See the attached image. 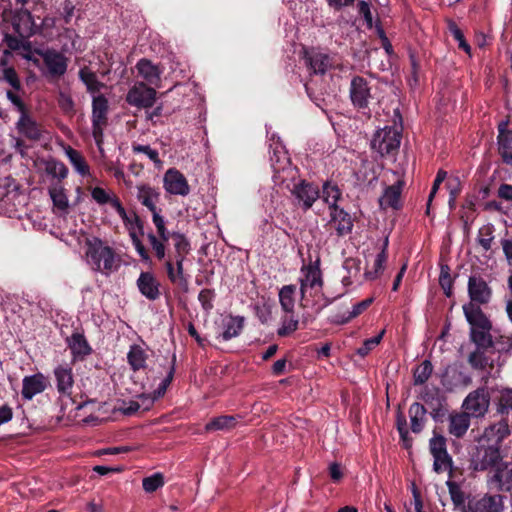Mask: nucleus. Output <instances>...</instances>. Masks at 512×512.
<instances>
[{"mask_svg":"<svg viewBox=\"0 0 512 512\" xmlns=\"http://www.w3.org/2000/svg\"><path fill=\"white\" fill-rule=\"evenodd\" d=\"M85 246L87 261L94 270L112 271L115 268V252L100 238H86Z\"/></svg>","mask_w":512,"mask_h":512,"instance_id":"obj_1","label":"nucleus"},{"mask_svg":"<svg viewBox=\"0 0 512 512\" xmlns=\"http://www.w3.org/2000/svg\"><path fill=\"white\" fill-rule=\"evenodd\" d=\"M108 111V99L103 94L94 96L92 100V135L101 152L103 151L104 128L108 124Z\"/></svg>","mask_w":512,"mask_h":512,"instance_id":"obj_2","label":"nucleus"},{"mask_svg":"<svg viewBox=\"0 0 512 512\" xmlns=\"http://www.w3.org/2000/svg\"><path fill=\"white\" fill-rule=\"evenodd\" d=\"M320 264L321 261L318 257L314 262H310L308 265H304L301 268V271L304 273V277L300 279V294L302 301L306 300V292L308 288L311 290V296H317L318 292H321L323 289L324 280Z\"/></svg>","mask_w":512,"mask_h":512,"instance_id":"obj_3","label":"nucleus"},{"mask_svg":"<svg viewBox=\"0 0 512 512\" xmlns=\"http://www.w3.org/2000/svg\"><path fill=\"white\" fill-rule=\"evenodd\" d=\"M429 451L434 458L433 470L436 473L452 472L453 460L447 451L446 438L433 431V437L429 440ZM452 475H450L451 477Z\"/></svg>","mask_w":512,"mask_h":512,"instance_id":"obj_4","label":"nucleus"},{"mask_svg":"<svg viewBox=\"0 0 512 512\" xmlns=\"http://www.w3.org/2000/svg\"><path fill=\"white\" fill-rule=\"evenodd\" d=\"M157 92L145 82H136L128 91L125 101L138 109H148L156 102Z\"/></svg>","mask_w":512,"mask_h":512,"instance_id":"obj_5","label":"nucleus"},{"mask_svg":"<svg viewBox=\"0 0 512 512\" xmlns=\"http://www.w3.org/2000/svg\"><path fill=\"white\" fill-rule=\"evenodd\" d=\"M349 96L352 105L359 111L370 112L369 102L372 99L369 82L362 76H354L351 79Z\"/></svg>","mask_w":512,"mask_h":512,"instance_id":"obj_6","label":"nucleus"},{"mask_svg":"<svg viewBox=\"0 0 512 512\" xmlns=\"http://www.w3.org/2000/svg\"><path fill=\"white\" fill-rule=\"evenodd\" d=\"M291 194L297 201V205L304 211H308L320 197L319 187L306 180L294 184Z\"/></svg>","mask_w":512,"mask_h":512,"instance_id":"obj_7","label":"nucleus"},{"mask_svg":"<svg viewBox=\"0 0 512 512\" xmlns=\"http://www.w3.org/2000/svg\"><path fill=\"white\" fill-rule=\"evenodd\" d=\"M401 135L395 130L378 131L371 141V147L381 156L395 153L400 146Z\"/></svg>","mask_w":512,"mask_h":512,"instance_id":"obj_8","label":"nucleus"},{"mask_svg":"<svg viewBox=\"0 0 512 512\" xmlns=\"http://www.w3.org/2000/svg\"><path fill=\"white\" fill-rule=\"evenodd\" d=\"M490 395L486 388H478L470 392L463 402L465 413L473 417L483 416L489 408Z\"/></svg>","mask_w":512,"mask_h":512,"instance_id":"obj_9","label":"nucleus"},{"mask_svg":"<svg viewBox=\"0 0 512 512\" xmlns=\"http://www.w3.org/2000/svg\"><path fill=\"white\" fill-rule=\"evenodd\" d=\"M12 26L21 38H29L41 31L31 12L25 8L17 10L13 16Z\"/></svg>","mask_w":512,"mask_h":512,"instance_id":"obj_10","label":"nucleus"},{"mask_svg":"<svg viewBox=\"0 0 512 512\" xmlns=\"http://www.w3.org/2000/svg\"><path fill=\"white\" fill-rule=\"evenodd\" d=\"M35 52L42 57L51 77L59 78L66 73L68 59L62 53L50 49L46 51L35 49Z\"/></svg>","mask_w":512,"mask_h":512,"instance_id":"obj_11","label":"nucleus"},{"mask_svg":"<svg viewBox=\"0 0 512 512\" xmlns=\"http://www.w3.org/2000/svg\"><path fill=\"white\" fill-rule=\"evenodd\" d=\"M163 187L172 195L187 196L190 186L185 176L176 168H169L163 177Z\"/></svg>","mask_w":512,"mask_h":512,"instance_id":"obj_12","label":"nucleus"},{"mask_svg":"<svg viewBox=\"0 0 512 512\" xmlns=\"http://www.w3.org/2000/svg\"><path fill=\"white\" fill-rule=\"evenodd\" d=\"M468 294L471 300L469 303L479 306L490 301L492 290L483 278L473 275L468 280Z\"/></svg>","mask_w":512,"mask_h":512,"instance_id":"obj_13","label":"nucleus"},{"mask_svg":"<svg viewBox=\"0 0 512 512\" xmlns=\"http://www.w3.org/2000/svg\"><path fill=\"white\" fill-rule=\"evenodd\" d=\"M463 313L472 330H491L492 323L486 314L482 311L480 306L474 303H467L463 305Z\"/></svg>","mask_w":512,"mask_h":512,"instance_id":"obj_14","label":"nucleus"},{"mask_svg":"<svg viewBox=\"0 0 512 512\" xmlns=\"http://www.w3.org/2000/svg\"><path fill=\"white\" fill-rule=\"evenodd\" d=\"M137 288L139 292L148 300L155 301L160 298V282L151 272H141L137 279Z\"/></svg>","mask_w":512,"mask_h":512,"instance_id":"obj_15","label":"nucleus"},{"mask_svg":"<svg viewBox=\"0 0 512 512\" xmlns=\"http://www.w3.org/2000/svg\"><path fill=\"white\" fill-rule=\"evenodd\" d=\"M66 342L74 361H83L93 352L91 345L82 332L74 331L72 335L66 339Z\"/></svg>","mask_w":512,"mask_h":512,"instance_id":"obj_16","label":"nucleus"},{"mask_svg":"<svg viewBox=\"0 0 512 512\" xmlns=\"http://www.w3.org/2000/svg\"><path fill=\"white\" fill-rule=\"evenodd\" d=\"M54 377L56 380V388L60 395L71 396V390L74 385V376L72 367L68 364L58 365L55 367Z\"/></svg>","mask_w":512,"mask_h":512,"instance_id":"obj_17","label":"nucleus"},{"mask_svg":"<svg viewBox=\"0 0 512 512\" xmlns=\"http://www.w3.org/2000/svg\"><path fill=\"white\" fill-rule=\"evenodd\" d=\"M47 385L48 380L42 373L25 376L22 380V397L31 400L35 395L42 393Z\"/></svg>","mask_w":512,"mask_h":512,"instance_id":"obj_18","label":"nucleus"},{"mask_svg":"<svg viewBox=\"0 0 512 512\" xmlns=\"http://www.w3.org/2000/svg\"><path fill=\"white\" fill-rule=\"evenodd\" d=\"M171 237L174 240V260L177 266V273L179 276H182L184 274L183 264L186 256L191 251V245L187 237L180 232H172Z\"/></svg>","mask_w":512,"mask_h":512,"instance_id":"obj_19","label":"nucleus"},{"mask_svg":"<svg viewBox=\"0 0 512 512\" xmlns=\"http://www.w3.org/2000/svg\"><path fill=\"white\" fill-rule=\"evenodd\" d=\"M304 60L311 74L324 75L331 66L328 54L317 51H304Z\"/></svg>","mask_w":512,"mask_h":512,"instance_id":"obj_20","label":"nucleus"},{"mask_svg":"<svg viewBox=\"0 0 512 512\" xmlns=\"http://www.w3.org/2000/svg\"><path fill=\"white\" fill-rule=\"evenodd\" d=\"M330 222L335 223V230L338 237L350 234L353 230V219L343 208H335L329 211Z\"/></svg>","mask_w":512,"mask_h":512,"instance_id":"obj_21","label":"nucleus"},{"mask_svg":"<svg viewBox=\"0 0 512 512\" xmlns=\"http://www.w3.org/2000/svg\"><path fill=\"white\" fill-rule=\"evenodd\" d=\"M137 200L145 206L151 213L157 212L156 204L160 200V191L158 188L152 187L149 184H140L136 186Z\"/></svg>","mask_w":512,"mask_h":512,"instance_id":"obj_22","label":"nucleus"},{"mask_svg":"<svg viewBox=\"0 0 512 512\" xmlns=\"http://www.w3.org/2000/svg\"><path fill=\"white\" fill-rule=\"evenodd\" d=\"M18 132L31 141H39L42 137V128L28 113L20 115L16 123Z\"/></svg>","mask_w":512,"mask_h":512,"instance_id":"obj_23","label":"nucleus"},{"mask_svg":"<svg viewBox=\"0 0 512 512\" xmlns=\"http://www.w3.org/2000/svg\"><path fill=\"white\" fill-rule=\"evenodd\" d=\"M478 459L475 461V469L484 471L494 467L501 459L500 446L490 444L478 453Z\"/></svg>","mask_w":512,"mask_h":512,"instance_id":"obj_24","label":"nucleus"},{"mask_svg":"<svg viewBox=\"0 0 512 512\" xmlns=\"http://www.w3.org/2000/svg\"><path fill=\"white\" fill-rule=\"evenodd\" d=\"M404 186L403 180H398L391 186L385 188L382 197L379 199V204L382 208H392L398 210L401 208V193Z\"/></svg>","mask_w":512,"mask_h":512,"instance_id":"obj_25","label":"nucleus"},{"mask_svg":"<svg viewBox=\"0 0 512 512\" xmlns=\"http://www.w3.org/2000/svg\"><path fill=\"white\" fill-rule=\"evenodd\" d=\"M136 69L139 76L148 84L158 86L162 74V70L158 65L153 64L152 61L147 58H141L136 64Z\"/></svg>","mask_w":512,"mask_h":512,"instance_id":"obj_26","label":"nucleus"},{"mask_svg":"<svg viewBox=\"0 0 512 512\" xmlns=\"http://www.w3.org/2000/svg\"><path fill=\"white\" fill-rule=\"evenodd\" d=\"M511 434L507 419L502 417L500 421L487 427L483 437L491 444L501 445V443Z\"/></svg>","mask_w":512,"mask_h":512,"instance_id":"obj_27","label":"nucleus"},{"mask_svg":"<svg viewBox=\"0 0 512 512\" xmlns=\"http://www.w3.org/2000/svg\"><path fill=\"white\" fill-rule=\"evenodd\" d=\"M175 364H176V354L174 353L171 358V365H170L169 371L167 372V375L161 381L159 386L153 391L152 394H141V397L148 400L147 407H151L156 400L162 398L165 395L168 387L170 386V384L172 383L173 378H174Z\"/></svg>","mask_w":512,"mask_h":512,"instance_id":"obj_28","label":"nucleus"},{"mask_svg":"<svg viewBox=\"0 0 512 512\" xmlns=\"http://www.w3.org/2000/svg\"><path fill=\"white\" fill-rule=\"evenodd\" d=\"M441 383L447 389L452 390L457 386H467L471 383V378L455 367H447L441 378Z\"/></svg>","mask_w":512,"mask_h":512,"instance_id":"obj_29","label":"nucleus"},{"mask_svg":"<svg viewBox=\"0 0 512 512\" xmlns=\"http://www.w3.org/2000/svg\"><path fill=\"white\" fill-rule=\"evenodd\" d=\"M502 507L503 496L501 495H485L473 506H469L471 512H501Z\"/></svg>","mask_w":512,"mask_h":512,"instance_id":"obj_30","label":"nucleus"},{"mask_svg":"<svg viewBox=\"0 0 512 512\" xmlns=\"http://www.w3.org/2000/svg\"><path fill=\"white\" fill-rule=\"evenodd\" d=\"M492 480L497 483L498 490L511 492L512 462H505L498 466Z\"/></svg>","mask_w":512,"mask_h":512,"instance_id":"obj_31","label":"nucleus"},{"mask_svg":"<svg viewBox=\"0 0 512 512\" xmlns=\"http://www.w3.org/2000/svg\"><path fill=\"white\" fill-rule=\"evenodd\" d=\"M490 349L476 348L468 356V363L473 369L476 370H492L494 368V361L491 359L487 352Z\"/></svg>","mask_w":512,"mask_h":512,"instance_id":"obj_32","label":"nucleus"},{"mask_svg":"<svg viewBox=\"0 0 512 512\" xmlns=\"http://www.w3.org/2000/svg\"><path fill=\"white\" fill-rule=\"evenodd\" d=\"M373 302V298H366L353 306L352 311L344 314H335L331 317V323L337 325H344L350 322L352 319L361 315L367 310Z\"/></svg>","mask_w":512,"mask_h":512,"instance_id":"obj_33","label":"nucleus"},{"mask_svg":"<svg viewBox=\"0 0 512 512\" xmlns=\"http://www.w3.org/2000/svg\"><path fill=\"white\" fill-rule=\"evenodd\" d=\"M409 417H410V423H411V430L413 433H420L426 422V413L427 410L424 405L418 402H414L410 405L409 410Z\"/></svg>","mask_w":512,"mask_h":512,"instance_id":"obj_34","label":"nucleus"},{"mask_svg":"<svg viewBox=\"0 0 512 512\" xmlns=\"http://www.w3.org/2000/svg\"><path fill=\"white\" fill-rule=\"evenodd\" d=\"M238 419L239 416L235 415H221L214 417L205 425V430L207 432L229 431L236 426Z\"/></svg>","mask_w":512,"mask_h":512,"instance_id":"obj_35","label":"nucleus"},{"mask_svg":"<svg viewBox=\"0 0 512 512\" xmlns=\"http://www.w3.org/2000/svg\"><path fill=\"white\" fill-rule=\"evenodd\" d=\"M449 420V433L457 438L463 437L470 426V416L463 412L450 415Z\"/></svg>","mask_w":512,"mask_h":512,"instance_id":"obj_36","label":"nucleus"},{"mask_svg":"<svg viewBox=\"0 0 512 512\" xmlns=\"http://www.w3.org/2000/svg\"><path fill=\"white\" fill-rule=\"evenodd\" d=\"M245 318L243 316H230L225 324V329L222 333V339L229 341L240 335L244 328Z\"/></svg>","mask_w":512,"mask_h":512,"instance_id":"obj_37","label":"nucleus"},{"mask_svg":"<svg viewBox=\"0 0 512 512\" xmlns=\"http://www.w3.org/2000/svg\"><path fill=\"white\" fill-rule=\"evenodd\" d=\"M127 360L133 371L146 367L147 354L139 345H132L127 354Z\"/></svg>","mask_w":512,"mask_h":512,"instance_id":"obj_38","label":"nucleus"},{"mask_svg":"<svg viewBox=\"0 0 512 512\" xmlns=\"http://www.w3.org/2000/svg\"><path fill=\"white\" fill-rule=\"evenodd\" d=\"M296 289V285L290 284L284 285L279 291V302L282 310L286 313H291L294 310Z\"/></svg>","mask_w":512,"mask_h":512,"instance_id":"obj_39","label":"nucleus"},{"mask_svg":"<svg viewBox=\"0 0 512 512\" xmlns=\"http://www.w3.org/2000/svg\"><path fill=\"white\" fill-rule=\"evenodd\" d=\"M45 172L60 183L68 176L67 166L60 160L51 158L45 163Z\"/></svg>","mask_w":512,"mask_h":512,"instance_id":"obj_40","label":"nucleus"},{"mask_svg":"<svg viewBox=\"0 0 512 512\" xmlns=\"http://www.w3.org/2000/svg\"><path fill=\"white\" fill-rule=\"evenodd\" d=\"M79 78L86 85L87 91L90 93H97L104 86L97 79L95 72L91 71L88 67H83L79 70Z\"/></svg>","mask_w":512,"mask_h":512,"instance_id":"obj_41","label":"nucleus"},{"mask_svg":"<svg viewBox=\"0 0 512 512\" xmlns=\"http://www.w3.org/2000/svg\"><path fill=\"white\" fill-rule=\"evenodd\" d=\"M388 244H389V240H388V237H386L383 242L381 251L376 256V259L374 262V270L367 271L365 273L367 279H370V280L376 279L384 270V265L388 258V254H387Z\"/></svg>","mask_w":512,"mask_h":512,"instance_id":"obj_42","label":"nucleus"},{"mask_svg":"<svg viewBox=\"0 0 512 512\" xmlns=\"http://www.w3.org/2000/svg\"><path fill=\"white\" fill-rule=\"evenodd\" d=\"M49 195L52 199L54 207L62 212H66L69 207V202L65 189L60 184H55L49 187Z\"/></svg>","mask_w":512,"mask_h":512,"instance_id":"obj_43","label":"nucleus"},{"mask_svg":"<svg viewBox=\"0 0 512 512\" xmlns=\"http://www.w3.org/2000/svg\"><path fill=\"white\" fill-rule=\"evenodd\" d=\"M491 330H472L470 331V340L476 348L493 349L494 341L490 333Z\"/></svg>","mask_w":512,"mask_h":512,"instance_id":"obj_44","label":"nucleus"},{"mask_svg":"<svg viewBox=\"0 0 512 512\" xmlns=\"http://www.w3.org/2000/svg\"><path fill=\"white\" fill-rule=\"evenodd\" d=\"M342 195L341 190L337 185H332L330 182H326L323 185V200L328 204L329 211L339 208L337 202L340 200Z\"/></svg>","mask_w":512,"mask_h":512,"instance_id":"obj_45","label":"nucleus"},{"mask_svg":"<svg viewBox=\"0 0 512 512\" xmlns=\"http://www.w3.org/2000/svg\"><path fill=\"white\" fill-rule=\"evenodd\" d=\"M67 156L71 162V164L73 165L74 169L81 175V176H87L89 174V165L87 164L85 158L83 157V155L69 147V149L67 150Z\"/></svg>","mask_w":512,"mask_h":512,"instance_id":"obj_46","label":"nucleus"},{"mask_svg":"<svg viewBox=\"0 0 512 512\" xmlns=\"http://www.w3.org/2000/svg\"><path fill=\"white\" fill-rule=\"evenodd\" d=\"M433 372L432 363L429 360H424L419 366L416 367L413 374L414 385H423L427 382Z\"/></svg>","mask_w":512,"mask_h":512,"instance_id":"obj_47","label":"nucleus"},{"mask_svg":"<svg viewBox=\"0 0 512 512\" xmlns=\"http://www.w3.org/2000/svg\"><path fill=\"white\" fill-rule=\"evenodd\" d=\"M497 413L502 417L512 412V389H504L497 398Z\"/></svg>","mask_w":512,"mask_h":512,"instance_id":"obj_48","label":"nucleus"},{"mask_svg":"<svg viewBox=\"0 0 512 512\" xmlns=\"http://www.w3.org/2000/svg\"><path fill=\"white\" fill-rule=\"evenodd\" d=\"M447 24L450 34L458 42V48L463 50L468 55H471V46L465 40L462 30L458 27L456 22L449 20Z\"/></svg>","mask_w":512,"mask_h":512,"instance_id":"obj_49","label":"nucleus"},{"mask_svg":"<svg viewBox=\"0 0 512 512\" xmlns=\"http://www.w3.org/2000/svg\"><path fill=\"white\" fill-rule=\"evenodd\" d=\"M498 152L502 157V161L512 166V133L498 140Z\"/></svg>","mask_w":512,"mask_h":512,"instance_id":"obj_50","label":"nucleus"},{"mask_svg":"<svg viewBox=\"0 0 512 512\" xmlns=\"http://www.w3.org/2000/svg\"><path fill=\"white\" fill-rule=\"evenodd\" d=\"M148 240L151 245L152 251L154 252L157 260L162 261L166 257V243L168 241H163L162 239H158L156 235L153 233L148 234Z\"/></svg>","mask_w":512,"mask_h":512,"instance_id":"obj_51","label":"nucleus"},{"mask_svg":"<svg viewBox=\"0 0 512 512\" xmlns=\"http://www.w3.org/2000/svg\"><path fill=\"white\" fill-rule=\"evenodd\" d=\"M446 484L454 506L457 508L464 507L465 494L461 490L460 486L454 481H447Z\"/></svg>","mask_w":512,"mask_h":512,"instance_id":"obj_52","label":"nucleus"},{"mask_svg":"<svg viewBox=\"0 0 512 512\" xmlns=\"http://www.w3.org/2000/svg\"><path fill=\"white\" fill-rule=\"evenodd\" d=\"M164 476L161 473H154L151 476L145 477L142 481L143 489L152 493L164 485Z\"/></svg>","mask_w":512,"mask_h":512,"instance_id":"obj_53","label":"nucleus"},{"mask_svg":"<svg viewBox=\"0 0 512 512\" xmlns=\"http://www.w3.org/2000/svg\"><path fill=\"white\" fill-rule=\"evenodd\" d=\"M215 297L216 293L214 289L205 288L199 292L198 300L205 312H210L214 308L213 301Z\"/></svg>","mask_w":512,"mask_h":512,"instance_id":"obj_54","label":"nucleus"},{"mask_svg":"<svg viewBox=\"0 0 512 512\" xmlns=\"http://www.w3.org/2000/svg\"><path fill=\"white\" fill-rule=\"evenodd\" d=\"M0 80L7 82L16 91L22 89L18 74L13 67L4 68Z\"/></svg>","mask_w":512,"mask_h":512,"instance_id":"obj_55","label":"nucleus"},{"mask_svg":"<svg viewBox=\"0 0 512 512\" xmlns=\"http://www.w3.org/2000/svg\"><path fill=\"white\" fill-rule=\"evenodd\" d=\"M152 221L157 229L158 239L169 241L171 234L165 227L164 218L157 212L152 213Z\"/></svg>","mask_w":512,"mask_h":512,"instance_id":"obj_56","label":"nucleus"},{"mask_svg":"<svg viewBox=\"0 0 512 512\" xmlns=\"http://www.w3.org/2000/svg\"><path fill=\"white\" fill-rule=\"evenodd\" d=\"M299 321L293 317H285L282 321V326L277 330L280 337L291 335L298 329Z\"/></svg>","mask_w":512,"mask_h":512,"instance_id":"obj_57","label":"nucleus"},{"mask_svg":"<svg viewBox=\"0 0 512 512\" xmlns=\"http://www.w3.org/2000/svg\"><path fill=\"white\" fill-rule=\"evenodd\" d=\"M254 312L262 324L268 323L272 318V306L267 303H257L254 305Z\"/></svg>","mask_w":512,"mask_h":512,"instance_id":"obj_58","label":"nucleus"},{"mask_svg":"<svg viewBox=\"0 0 512 512\" xmlns=\"http://www.w3.org/2000/svg\"><path fill=\"white\" fill-rule=\"evenodd\" d=\"M384 331L379 335L366 339L362 346L357 349V354L361 357L367 356L381 341Z\"/></svg>","mask_w":512,"mask_h":512,"instance_id":"obj_59","label":"nucleus"},{"mask_svg":"<svg viewBox=\"0 0 512 512\" xmlns=\"http://www.w3.org/2000/svg\"><path fill=\"white\" fill-rule=\"evenodd\" d=\"M134 153H143L147 155V157L153 161L156 165H161L162 161L159 158V153L157 150L152 149L149 145H141L136 144L132 146Z\"/></svg>","mask_w":512,"mask_h":512,"instance_id":"obj_60","label":"nucleus"},{"mask_svg":"<svg viewBox=\"0 0 512 512\" xmlns=\"http://www.w3.org/2000/svg\"><path fill=\"white\" fill-rule=\"evenodd\" d=\"M446 177H447L446 171H444L443 169L438 170L436 177L434 179L430 194L428 196L427 211H426L427 214H429V210H430V206H431L433 198L435 197L441 183L446 179Z\"/></svg>","mask_w":512,"mask_h":512,"instance_id":"obj_61","label":"nucleus"},{"mask_svg":"<svg viewBox=\"0 0 512 512\" xmlns=\"http://www.w3.org/2000/svg\"><path fill=\"white\" fill-rule=\"evenodd\" d=\"M122 221L124 222L127 228L136 227L141 235L144 234L143 221L135 212L132 214V216L126 214V217H123Z\"/></svg>","mask_w":512,"mask_h":512,"instance_id":"obj_62","label":"nucleus"},{"mask_svg":"<svg viewBox=\"0 0 512 512\" xmlns=\"http://www.w3.org/2000/svg\"><path fill=\"white\" fill-rule=\"evenodd\" d=\"M91 196L99 205L108 204L111 201V196L102 187H94L91 190Z\"/></svg>","mask_w":512,"mask_h":512,"instance_id":"obj_63","label":"nucleus"},{"mask_svg":"<svg viewBox=\"0 0 512 512\" xmlns=\"http://www.w3.org/2000/svg\"><path fill=\"white\" fill-rule=\"evenodd\" d=\"M7 98L17 108V110L20 112V115H26L29 113L28 108L23 100L11 90L7 91Z\"/></svg>","mask_w":512,"mask_h":512,"instance_id":"obj_64","label":"nucleus"}]
</instances>
